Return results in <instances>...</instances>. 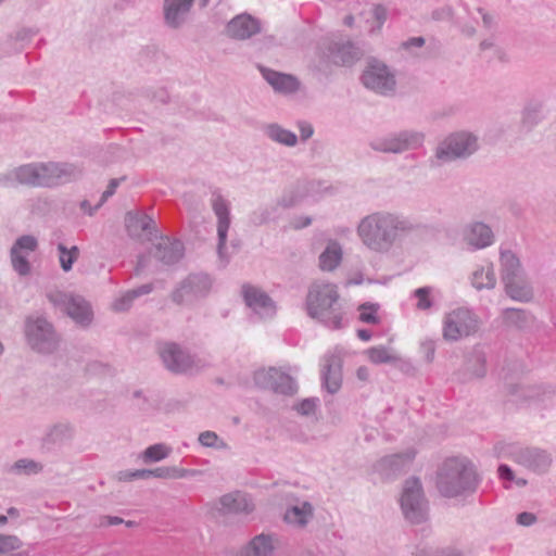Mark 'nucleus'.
Listing matches in <instances>:
<instances>
[{
    "mask_svg": "<svg viewBox=\"0 0 556 556\" xmlns=\"http://www.w3.org/2000/svg\"><path fill=\"white\" fill-rule=\"evenodd\" d=\"M122 481H132L136 479H149V469L125 470L118 473Z\"/></svg>",
    "mask_w": 556,
    "mask_h": 556,
    "instance_id": "obj_50",
    "label": "nucleus"
},
{
    "mask_svg": "<svg viewBox=\"0 0 556 556\" xmlns=\"http://www.w3.org/2000/svg\"><path fill=\"white\" fill-rule=\"evenodd\" d=\"M503 318L508 326L521 329L529 324L531 316L521 308H506L503 311Z\"/></svg>",
    "mask_w": 556,
    "mask_h": 556,
    "instance_id": "obj_40",
    "label": "nucleus"
},
{
    "mask_svg": "<svg viewBox=\"0 0 556 556\" xmlns=\"http://www.w3.org/2000/svg\"><path fill=\"white\" fill-rule=\"evenodd\" d=\"M298 127L300 130V139L305 142L314 135V128L311 123L306 121L298 122Z\"/></svg>",
    "mask_w": 556,
    "mask_h": 556,
    "instance_id": "obj_53",
    "label": "nucleus"
},
{
    "mask_svg": "<svg viewBox=\"0 0 556 556\" xmlns=\"http://www.w3.org/2000/svg\"><path fill=\"white\" fill-rule=\"evenodd\" d=\"M274 551V538L261 533L253 538L242 551V556H268Z\"/></svg>",
    "mask_w": 556,
    "mask_h": 556,
    "instance_id": "obj_33",
    "label": "nucleus"
},
{
    "mask_svg": "<svg viewBox=\"0 0 556 556\" xmlns=\"http://www.w3.org/2000/svg\"><path fill=\"white\" fill-rule=\"evenodd\" d=\"M494 453L498 458H508L539 473L545 472L552 464V457L546 451L516 443H497Z\"/></svg>",
    "mask_w": 556,
    "mask_h": 556,
    "instance_id": "obj_6",
    "label": "nucleus"
},
{
    "mask_svg": "<svg viewBox=\"0 0 556 556\" xmlns=\"http://www.w3.org/2000/svg\"><path fill=\"white\" fill-rule=\"evenodd\" d=\"M184 243L177 239L161 238V241L154 245L152 255L165 265H173L179 262L184 256Z\"/></svg>",
    "mask_w": 556,
    "mask_h": 556,
    "instance_id": "obj_24",
    "label": "nucleus"
},
{
    "mask_svg": "<svg viewBox=\"0 0 556 556\" xmlns=\"http://www.w3.org/2000/svg\"><path fill=\"white\" fill-rule=\"evenodd\" d=\"M22 541L16 535L0 534V555L21 548Z\"/></svg>",
    "mask_w": 556,
    "mask_h": 556,
    "instance_id": "obj_46",
    "label": "nucleus"
},
{
    "mask_svg": "<svg viewBox=\"0 0 556 556\" xmlns=\"http://www.w3.org/2000/svg\"><path fill=\"white\" fill-rule=\"evenodd\" d=\"M198 441L204 447H212L216 450H226L228 447L227 443L219 438L216 432L211 430L201 432L198 437Z\"/></svg>",
    "mask_w": 556,
    "mask_h": 556,
    "instance_id": "obj_42",
    "label": "nucleus"
},
{
    "mask_svg": "<svg viewBox=\"0 0 556 556\" xmlns=\"http://www.w3.org/2000/svg\"><path fill=\"white\" fill-rule=\"evenodd\" d=\"M127 232L132 238H140L143 233L152 235L156 231L154 219L146 213L128 212L125 217Z\"/></svg>",
    "mask_w": 556,
    "mask_h": 556,
    "instance_id": "obj_25",
    "label": "nucleus"
},
{
    "mask_svg": "<svg viewBox=\"0 0 556 556\" xmlns=\"http://www.w3.org/2000/svg\"><path fill=\"white\" fill-rule=\"evenodd\" d=\"M278 210L279 207L276 203L261 206L250 214V223L254 226H262L267 224L278 216Z\"/></svg>",
    "mask_w": 556,
    "mask_h": 556,
    "instance_id": "obj_37",
    "label": "nucleus"
},
{
    "mask_svg": "<svg viewBox=\"0 0 556 556\" xmlns=\"http://www.w3.org/2000/svg\"><path fill=\"white\" fill-rule=\"evenodd\" d=\"M193 2L194 0H164L162 7L164 24L170 29L182 27L188 21Z\"/></svg>",
    "mask_w": 556,
    "mask_h": 556,
    "instance_id": "obj_22",
    "label": "nucleus"
},
{
    "mask_svg": "<svg viewBox=\"0 0 556 556\" xmlns=\"http://www.w3.org/2000/svg\"><path fill=\"white\" fill-rule=\"evenodd\" d=\"M414 229L409 218L389 211H377L359 220L356 233L369 251L386 254Z\"/></svg>",
    "mask_w": 556,
    "mask_h": 556,
    "instance_id": "obj_1",
    "label": "nucleus"
},
{
    "mask_svg": "<svg viewBox=\"0 0 556 556\" xmlns=\"http://www.w3.org/2000/svg\"><path fill=\"white\" fill-rule=\"evenodd\" d=\"M520 397L525 401L538 399L540 395V389L538 387L519 388Z\"/></svg>",
    "mask_w": 556,
    "mask_h": 556,
    "instance_id": "obj_57",
    "label": "nucleus"
},
{
    "mask_svg": "<svg viewBox=\"0 0 556 556\" xmlns=\"http://www.w3.org/2000/svg\"><path fill=\"white\" fill-rule=\"evenodd\" d=\"M172 453V447L165 443H156L148 446L140 455L144 464H152L167 458Z\"/></svg>",
    "mask_w": 556,
    "mask_h": 556,
    "instance_id": "obj_35",
    "label": "nucleus"
},
{
    "mask_svg": "<svg viewBox=\"0 0 556 556\" xmlns=\"http://www.w3.org/2000/svg\"><path fill=\"white\" fill-rule=\"evenodd\" d=\"M59 252V262L61 268L67 273L72 269L73 264L79 257V249L76 245H73L71 249H67L63 243H59L58 247Z\"/></svg>",
    "mask_w": 556,
    "mask_h": 556,
    "instance_id": "obj_41",
    "label": "nucleus"
},
{
    "mask_svg": "<svg viewBox=\"0 0 556 556\" xmlns=\"http://www.w3.org/2000/svg\"><path fill=\"white\" fill-rule=\"evenodd\" d=\"M479 148L478 138L469 131H456L441 140L430 160L434 166H441L456 160L467 159Z\"/></svg>",
    "mask_w": 556,
    "mask_h": 556,
    "instance_id": "obj_5",
    "label": "nucleus"
},
{
    "mask_svg": "<svg viewBox=\"0 0 556 556\" xmlns=\"http://www.w3.org/2000/svg\"><path fill=\"white\" fill-rule=\"evenodd\" d=\"M414 451H406L404 453L388 455L379 460L377 465L378 470L395 473L407 466L414 459Z\"/></svg>",
    "mask_w": 556,
    "mask_h": 556,
    "instance_id": "obj_32",
    "label": "nucleus"
},
{
    "mask_svg": "<svg viewBox=\"0 0 556 556\" xmlns=\"http://www.w3.org/2000/svg\"><path fill=\"white\" fill-rule=\"evenodd\" d=\"M462 240L468 251L475 252L492 245L495 236L489 225L482 222H470L462 230Z\"/></svg>",
    "mask_w": 556,
    "mask_h": 556,
    "instance_id": "obj_18",
    "label": "nucleus"
},
{
    "mask_svg": "<svg viewBox=\"0 0 556 556\" xmlns=\"http://www.w3.org/2000/svg\"><path fill=\"white\" fill-rule=\"evenodd\" d=\"M262 131L267 139L283 147L293 148L299 142L295 132L282 127L278 123L263 125Z\"/></svg>",
    "mask_w": 556,
    "mask_h": 556,
    "instance_id": "obj_27",
    "label": "nucleus"
},
{
    "mask_svg": "<svg viewBox=\"0 0 556 556\" xmlns=\"http://www.w3.org/2000/svg\"><path fill=\"white\" fill-rule=\"evenodd\" d=\"M425 43V39L422 37H413L410 39H408L404 46L405 47H410V46H414V47H422Z\"/></svg>",
    "mask_w": 556,
    "mask_h": 556,
    "instance_id": "obj_64",
    "label": "nucleus"
},
{
    "mask_svg": "<svg viewBox=\"0 0 556 556\" xmlns=\"http://www.w3.org/2000/svg\"><path fill=\"white\" fill-rule=\"evenodd\" d=\"M342 351L334 349L329 351L323 358L321 380L324 387L331 394L339 391L342 382Z\"/></svg>",
    "mask_w": 556,
    "mask_h": 556,
    "instance_id": "obj_19",
    "label": "nucleus"
},
{
    "mask_svg": "<svg viewBox=\"0 0 556 556\" xmlns=\"http://www.w3.org/2000/svg\"><path fill=\"white\" fill-rule=\"evenodd\" d=\"M212 286L213 280L207 274H190L174 289L172 301L178 305H191L206 298Z\"/></svg>",
    "mask_w": 556,
    "mask_h": 556,
    "instance_id": "obj_13",
    "label": "nucleus"
},
{
    "mask_svg": "<svg viewBox=\"0 0 556 556\" xmlns=\"http://www.w3.org/2000/svg\"><path fill=\"white\" fill-rule=\"evenodd\" d=\"M313 516V506L308 502L295 505L289 508L285 514V519L289 523L305 526Z\"/></svg>",
    "mask_w": 556,
    "mask_h": 556,
    "instance_id": "obj_34",
    "label": "nucleus"
},
{
    "mask_svg": "<svg viewBox=\"0 0 556 556\" xmlns=\"http://www.w3.org/2000/svg\"><path fill=\"white\" fill-rule=\"evenodd\" d=\"M478 12L481 14L483 25L486 28H491L493 25V17L488 12H485L482 8L478 9Z\"/></svg>",
    "mask_w": 556,
    "mask_h": 556,
    "instance_id": "obj_61",
    "label": "nucleus"
},
{
    "mask_svg": "<svg viewBox=\"0 0 556 556\" xmlns=\"http://www.w3.org/2000/svg\"><path fill=\"white\" fill-rule=\"evenodd\" d=\"M194 472V470L179 468L176 466H164L149 469V478L153 477L159 479H181L192 476Z\"/></svg>",
    "mask_w": 556,
    "mask_h": 556,
    "instance_id": "obj_36",
    "label": "nucleus"
},
{
    "mask_svg": "<svg viewBox=\"0 0 556 556\" xmlns=\"http://www.w3.org/2000/svg\"><path fill=\"white\" fill-rule=\"evenodd\" d=\"M81 175V169L70 163H29L14 168L0 178L4 187L25 185L51 188L70 182Z\"/></svg>",
    "mask_w": 556,
    "mask_h": 556,
    "instance_id": "obj_2",
    "label": "nucleus"
},
{
    "mask_svg": "<svg viewBox=\"0 0 556 556\" xmlns=\"http://www.w3.org/2000/svg\"><path fill=\"white\" fill-rule=\"evenodd\" d=\"M506 294L515 301L529 302L533 296V291L525 276L511 279V281L503 282Z\"/></svg>",
    "mask_w": 556,
    "mask_h": 556,
    "instance_id": "obj_31",
    "label": "nucleus"
},
{
    "mask_svg": "<svg viewBox=\"0 0 556 556\" xmlns=\"http://www.w3.org/2000/svg\"><path fill=\"white\" fill-rule=\"evenodd\" d=\"M478 485L475 466L467 458H447L438 469L437 489L444 497L454 498L472 494Z\"/></svg>",
    "mask_w": 556,
    "mask_h": 556,
    "instance_id": "obj_3",
    "label": "nucleus"
},
{
    "mask_svg": "<svg viewBox=\"0 0 556 556\" xmlns=\"http://www.w3.org/2000/svg\"><path fill=\"white\" fill-rule=\"evenodd\" d=\"M258 70L276 93L291 96L301 89L300 79L292 74L278 72L263 65H258Z\"/></svg>",
    "mask_w": 556,
    "mask_h": 556,
    "instance_id": "obj_20",
    "label": "nucleus"
},
{
    "mask_svg": "<svg viewBox=\"0 0 556 556\" xmlns=\"http://www.w3.org/2000/svg\"><path fill=\"white\" fill-rule=\"evenodd\" d=\"M254 381L260 388L283 395H292L298 390L295 380L287 371L276 367L255 371Z\"/></svg>",
    "mask_w": 556,
    "mask_h": 556,
    "instance_id": "obj_16",
    "label": "nucleus"
},
{
    "mask_svg": "<svg viewBox=\"0 0 556 556\" xmlns=\"http://www.w3.org/2000/svg\"><path fill=\"white\" fill-rule=\"evenodd\" d=\"M432 292L431 287H422L418 288L414 291V296L416 298V308L419 311H428L432 307L433 302L430 296Z\"/></svg>",
    "mask_w": 556,
    "mask_h": 556,
    "instance_id": "obj_45",
    "label": "nucleus"
},
{
    "mask_svg": "<svg viewBox=\"0 0 556 556\" xmlns=\"http://www.w3.org/2000/svg\"><path fill=\"white\" fill-rule=\"evenodd\" d=\"M470 282L477 290L493 289L496 285L494 265L486 263L477 266L470 276Z\"/></svg>",
    "mask_w": 556,
    "mask_h": 556,
    "instance_id": "obj_29",
    "label": "nucleus"
},
{
    "mask_svg": "<svg viewBox=\"0 0 556 556\" xmlns=\"http://www.w3.org/2000/svg\"><path fill=\"white\" fill-rule=\"evenodd\" d=\"M502 281L507 282L523 276L519 258L509 250L501 251Z\"/></svg>",
    "mask_w": 556,
    "mask_h": 556,
    "instance_id": "obj_30",
    "label": "nucleus"
},
{
    "mask_svg": "<svg viewBox=\"0 0 556 556\" xmlns=\"http://www.w3.org/2000/svg\"><path fill=\"white\" fill-rule=\"evenodd\" d=\"M210 204L212 211L217 218V252L220 258L225 257L224 251L226 248L228 230L231 223L229 200L222 193L219 188H213L211 190Z\"/></svg>",
    "mask_w": 556,
    "mask_h": 556,
    "instance_id": "obj_14",
    "label": "nucleus"
},
{
    "mask_svg": "<svg viewBox=\"0 0 556 556\" xmlns=\"http://www.w3.org/2000/svg\"><path fill=\"white\" fill-rule=\"evenodd\" d=\"M364 86L376 93L388 96L394 92L396 80L390 68L378 61L368 64L362 75Z\"/></svg>",
    "mask_w": 556,
    "mask_h": 556,
    "instance_id": "obj_15",
    "label": "nucleus"
},
{
    "mask_svg": "<svg viewBox=\"0 0 556 556\" xmlns=\"http://www.w3.org/2000/svg\"><path fill=\"white\" fill-rule=\"evenodd\" d=\"M359 320L366 324L376 325L379 324L380 318L378 316L379 304L364 303L358 307Z\"/></svg>",
    "mask_w": 556,
    "mask_h": 556,
    "instance_id": "obj_43",
    "label": "nucleus"
},
{
    "mask_svg": "<svg viewBox=\"0 0 556 556\" xmlns=\"http://www.w3.org/2000/svg\"><path fill=\"white\" fill-rule=\"evenodd\" d=\"M538 518L533 513L523 511L517 515L516 521L522 527H530L536 522Z\"/></svg>",
    "mask_w": 556,
    "mask_h": 556,
    "instance_id": "obj_54",
    "label": "nucleus"
},
{
    "mask_svg": "<svg viewBox=\"0 0 556 556\" xmlns=\"http://www.w3.org/2000/svg\"><path fill=\"white\" fill-rule=\"evenodd\" d=\"M80 208L88 215H92L99 207L97 205L92 207L89 201L84 200L80 202Z\"/></svg>",
    "mask_w": 556,
    "mask_h": 556,
    "instance_id": "obj_63",
    "label": "nucleus"
},
{
    "mask_svg": "<svg viewBox=\"0 0 556 556\" xmlns=\"http://www.w3.org/2000/svg\"><path fill=\"white\" fill-rule=\"evenodd\" d=\"M421 350L428 363L432 362L435 353V344L432 340H426L421 343Z\"/></svg>",
    "mask_w": 556,
    "mask_h": 556,
    "instance_id": "obj_56",
    "label": "nucleus"
},
{
    "mask_svg": "<svg viewBox=\"0 0 556 556\" xmlns=\"http://www.w3.org/2000/svg\"><path fill=\"white\" fill-rule=\"evenodd\" d=\"M356 376L359 380L367 381L370 376L369 369L365 366H361L356 370Z\"/></svg>",
    "mask_w": 556,
    "mask_h": 556,
    "instance_id": "obj_62",
    "label": "nucleus"
},
{
    "mask_svg": "<svg viewBox=\"0 0 556 556\" xmlns=\"http://www.w3.org/2000/svg\"><path fill=\"white\" fill-rule=\"evenodd\" d=\"M220 505L227 513L250 514L254 510V503L251 496L242 492L223 495L220 497Z\"/></svg>",
    "mask_w": 556,
    "mask_h": 556,
    "instance_id": "obj_26",
    "label": "nucleus"
},
{
    "mask_svg": "<svg viewBox=\"0 0 556 556\" xmlns=\"http://www.w3.org/2000/svg\"><path fill=\"white\" fill-rule=\"evenodd\" d=\"M498 478L504 482H513L515 480V475L511 468L508 465L502 464L497 469Z\"/></svg>",
    "mask_w": 556,
    "mask_h": 556,
    "instance_id": "obj_55",
    "label": "nucleus"
},
{
    "mask_svg": "<svg viewBox=\"0 0 556 556\" xmlns=\"http://www.w3.org/2000/svg\"><path fill=\"white\" fill-rule=\"evenodd\" d=\"M400 505L405 519L410 523H421L427 520L428 502L419 479L410 478L405 481Z\"/></svg>",
    "mask_w": 556,
    "mask_h": 556,
    "instance_id": "obj_9",
    "label": "nucleus"
},
{
    "mask_svg": "<svg viewBox=\"0 0 556 556\" xmlns=\"http://www.w3.org/2000/svg\"><path fill=\"white\" fill-rule=\"evenodd\" d=\"M74 437V427L67 422L54 425L47 433V440L51 443H63Z\"/></svg>",
    "mask_w": 556,
    "mask_h": 556,
    "instance_id": "obj_39",
    "label": "nucleus"
},
{
    "mask_svg": "<svg viewBox=\"0 0 556 556\" xmlns=\"http://www.w3.org/2000/svg\"><path fill=\"white\" fill-rule=\"evenodd\" d=\"M425 135L417 130H401L391 132L370 141L372 150L382 153L400 154L409 150H417L422 147Z\"/></svg>",
    "mask_w": 556,
    "mask_h": 556,
    "instance_id": "obj_12",
    "label": "nucleus"
},
{
    "mask_svg": "<svg viewBox=\"0 0 556 556\" xmlns=\"http://www.w3.org/2000/svg\"><path fill=\"white\" fill-rule=\"evenodd\" d=\"M303 198V194L300 192V186H298L296 190H290L281 195L276 202L278 207L288 208L296 205Z\"/></svg>",
    "mask_w": 556,
    "mask_h": 556,
    "instance_id": "obj_47",
    "label": "nucleus"
},
{
    "mask_svg": "<svg viewBox=\"0 0 556 556\" xmlns=\"http://www.w3.org/2000/svg\"><path fill=\"white\" fill-rule=\"evenodd\" d=\"M38 249V240L31 235H24L18 237L10 250V258L13 269L20 276H28L31 271V266L28 261L30 253Z\"/></svg>",
    "mask_w": 556,
    "mask_h": 556,
    "instance_id": "obj_17",
    "label": "nucleus"
},
{
    "mask_svg": "<svg viewBox=\"0 0 556 556\" xmlns=\"http://www.w3.org/2000/svg\"><path fill=\"white\" fill-rule=\"evenodd\" d=\"M343 251L337 240H329L326 249L319 255V267L324 271L334 270L342 262Z\"/></svg>",
    "mask_w": 556,
    "mask_h": 556,
    "instance_id": "obj_28",
    "label": "nucleus"
},
{
    "mask_svg": "<svg viewBox=\"0 0 556 556\" xmlns=\"http://www.w3.org/2000/svg\"><path fill=\"white\" fill-rule=\"evenodd\" d=\"M124 179L125 178L123 177V178H113L110 180L106 190L102 193V197H101L99 203L97 204V207H100L110 197H112L115 193L121 181Z\"/></svg>",
    "mask_w": 556,
    "mask_h": 556,
    "instance_id": "obj_52",
    "label": "nucleus"
},
{
    "mask_svg": "<svg viewBox=\"0 0 556 556\" xmlns=\"http://www.w3.org/2000/svg\"><path fill=\"white\" fill-rule=\"evenodd\" d=\"M372 15H374L375 20L378 23L377 29H380L381 26L383 25V23L387 20V10H386V8L382 7V5H376L372 9Z\"/></svg>",
    "mask_w": 556,
    "mask_h": 556,
    "instance_id": "obj_58",
    "label": "nucleus"
},
{
    "mask_svg": "<svg viewBox=\"0 0 556 556\" xmlns=\"http://www.w3.org/2000/svg\"><path fill=\"white\" fill-rule=\"evenodd\" d=\"M25 337L31 350L40 354H52L59 348V334L53 325L42 316L27 317Z\"/></svg>",
    "mask_w": 556,
    "mask_h": 556,
    "instance_id": "obj_7",
    "label": "nucleus"
},
{
    "mask_svg": "<svg viewBox=\"0 0 556 556\" xmlns=\"http://www.w3.org/2000/svg\"><path fill=\"white\" fill-rule=\"evenodd\" d=\"M367 355L374 364L392 363L396 359L395 356H393L384 346L370 348L367 351Z\"/></svg>",
    "mask_w": 556,
    "mask_h": 556,
    "instance_id": "obj_44",
    "label": "nucleus"
},
{
    "mask_svg": "<svg viewBox=\"0 0 556 556\" xmlns=\"http://www.w3.org/2000/svg\"><path fill=\"white\" fill-rule=\"evenodd\" d=\"M361 51L351 42L338 45L334 52V61L342 65H350L358 60Z\"/></svg>",
    "mask_w": 556,
    "mask_h": 556,
    "instance_id": "obj_38",
    "label": "nucleus"
},
{
    "mask_svg": "<svg viewBox=\"0 0 556 556\" xmlns=\"http://www.w3.org/2000/svg\"><path fill=\"white\" fill-rule=\"evenodd\" d=\"M478 329V316L467 307H457L445 314L442 336L444 340L455 342L475 334Z\"/></svg>",
    "mask_w": 556,
    "mask_h": 556,
    "instance_id": "obj_10",
    "label": "nucleus"
},
{
    "mask_svg": "<svg viewBox=\"0 0 556 556\" xmlns=\"http://www.w3.org/2000/svg\"><path fill=\"white\" fill-rule=\"evenodd\" d=\"M159 355L165 368L174 374L199 371L208 366L204 358L174 342L161 344Z\"/></svg>",
    "mask_w": 556,
    "mask_h": 556,
    "instance_id": "obj_8",
    "label": "nucleus"
},
{
    "mask_svg": "<svg viewBox=\"0 0 556 556\" xmlns=\"http://www.w3.org/2000/svg\"><path fill=\"white\" fill-rule=\"evenodd\" d=\"M475 358H476V362L480 364V367L478 370H476L475 372V376L478 377V378H481L485 375L486 370H485V357L482 353H477L475 355Z\"/></svg>",
    "mask_w": 556,
    "mask_h": 556,
    "instance_id": "obj_60",
    "label": "nucleus"
},
{
    "mask_svg": "<svg viewBox=\"0 0 556 556\" xmlns=\"http://www.w3.org/2000/svg\"><path fill=\"white\" fill-rule=\"evenodd\" d=\"M47 299L56 308L65 312L77 325L88 327L92 321V309L90 304L80 295L51 290Z\"/></svg>",
    "mask_w": 556,
    "mask_h": 556,
    "instance_id": "obj_11",
    "label": "nucleus"
},
{
    "mask_svg": "<svg viewBox=\"0 0 556 556\" xmlns=\"http://www.w3.org/2000/svg\"><path fill=\"white\" fill-rule=\"evenodd\" d=\"M307 315L330 329L343 327L344 312L340 303L338 287L334 283L313 282L306 295Z\"/></svg>",
    "mask_w": 556,
    "mask_h": 556,
    "instance_id": "obj_4",
    "label": "nucleus"
},
{
    "mask_svg": "<svg viewBox=\"0 0 556 556\" xmlns=\"http://www.w3.org/2000/svg\"><path fill=\"white\" fill-rule=\"evenodd\" d=\"M12 469L18 472L24 471L26 473H37L41 471L42 466L33 459L22 458L15 462Z\"/></svg>",
    "mask_w": 556,
    "mask_h": 556,
    "instance_id": "obj_48",
    "label": "nucleus"
},
{
    "mask_svg": "<svg viewBox=\"0 0 556 556\" xmlns=\"http://www.w3.org/2000/svg\"><path fill=\"white\" fill-rule=\"evenodd\" d=\"M153 288L154 287L152 283H146V285L139 286L138 288L130 290V292L132 293L134 298L137 299L141 295L151 293L153 291Z\"/></svg>",
    "mask_w": 556,
    "mask_h": 556,
    "instance_id": "obj_59",
    "label": "nucleus"
},
{
    "mask_svg": "<svg viewBox=\"0 0 556 556\" xmlns=\"http://www.w3.org/2000/svg\"><path fill=\"white\" fill-rule=\"evenodd\" d=\"M226 31L230 38L245 40L261 33V23L250 14L242 13L229 21Z\"/></svg>",
    "mask_w": 556,
    "mask_h": 556,
    "instance_id": "obj_23",
    "label": "nucleus"
},
{
    "mask_svg": "<svg viewBox=\"0 0 556 556\" xmlns=\"http://www.w3.org/2000/svg\"><path fill=\"white\" fill-rule=\"evenodd\" d=\"M135 298L132 293L129 291L125 292L119 298L115 299L112 303V308L115 312H125L130 308L132 305Z\"/></svg>",
    "mask_w": 556,
    "mask_h": 556,
    "instance_id": "obj_49",
    "label": "nucleus"
},
{
    "mask_svg": "<svg viewBox=\"0 0 556 556\" xmlns=\"http://www.w3.org/2000/svg\"><path fill=\"white\" fill-rule=\"evenodd\" d=\"M316 406V399H305L295 406V409L298 410L299 414L308 416L315 412Z\"/></svg>",
    "mask_w": 556,
    "mask_h": 556,
    "instance_id": "obj_51",
    "label": "nucleus"
},
{
    "mask_svg": "<svg viewBox=\"0 0 556 556\" xmlns=\"http://www.w3.org/2000/svg\"><path fill=\"white\" fill-rule=\"evenodd\" d=\"M242 295L247 306L261 318H268L275 315V303L262 289L245 285L242 287Z\"/></svg>",
    "mask_w": 556,
    "mask_h": 556,
    "instance_id": "obj_21",
    "label": "nucleus"
}]
</instances>
